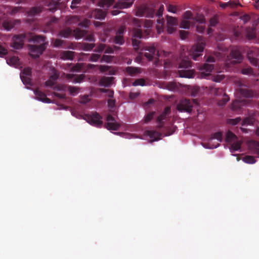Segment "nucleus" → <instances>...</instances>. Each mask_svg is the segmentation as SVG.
I'll return each instance as SVG.
<instances>
[{
  "label": "nucleus",
  "instance_id": "obj_1",
  "mask_svg": "<svg viewBox=\"0 0 259 259\" xmlns=\"http://www.w3.org/2000/svg\"><path fill=\"white\" fill-rule=\"evenodd\" d=\"M236 100L232 105L231 108L233 111H238L241 107L245 105L247 100L244 98H248L252 96V93L245 88H241L236 93Z\"/></svg>",
  "mask_w": 259,
  "mask_h": 259
},
{
  "label": "nucleus",
  "instance_id": "obj_2",
  "mask_svg": "<svg viewBox=\"0 0 259 259\" xmlns=\"http://www.w3.org/2000/svg\"><path fill=\"white\" fill-rule=\"evenodd\" d=\"M31 40L35 45L29 47V54L33 58L37 57L42 54L45 50L44 38L40 36H35L32 37Z\"/></svg>",
  "mask_w": 259,
  "mask_h": 259
},
{
  "label": "nucleus",
  "instance_id": "obj_3",
  "mask_svg": "<svg viewBox=\"0 0 259 259\" xmlns=\"http://www.w3.org/2000/svg\"><path fill=\"white\" fill-rule=\"evenodd\" d=\"M191 66L190 61L186 59L181 61L179 65V74L181 77L193 78L194 74L192 70L189 69Z\"/></svg>",
  "mask_w": 259,
  "mask_h": 259
},
{
  "label": "nucleus",
  "instance_id": "obj_4",
  "mask_svg": "<svg viewBox=\"0 0 259 259\" xmlns=\"http://www.w3.org/2000/svg\"><path fill=\"white\" fill-rule=\"evenodd\" d=\"M114 0H101L99 6L104 10H107L113 3ZM94 16L96 19H103L106 16V11L100 10H96L94 12Z\"/></svg>",
  "mask_w": 259,
  "mask_h": 259
},
{
  "label": "nucleus",
  "instance_id": "obj_5",
  "mask_svg": "<svg viewBox=\"0 0 259 259\" xmlns=\"http://www.w3.org/2000/svg\"><path fill=\"white\" fill-rule=\"evenodd\" d=\"M134 1V0H119L114 6V10L111 11L112 15H116L120 12V10L130 7L133 5Z\"/></svg>",
  "mask_w": 259,
  "mask_h": 259
},
{
  "label": "nucleus",
  "instance_id": "obj_6",
  "mask_svg": "<svg viewBox=\"0 0 259 259\" xmlns=\"http://www.w3.org/2000/svg\"><path fill=\"white\" fill-rule=\"evenodd\" d=\"M135 15L138 17H142L146 15L147 17H152L154 15V11L152 9H150L145 6L142 5L136 8Z\"/></svg>",
  "mask_w": 259,
  "mask_h": 259
},
{
  "label": "nucleus",
  "instance_id": "obj_7",
  "mask_svg": "<svg viewBox=\"0 0 259 259\" xmlns=\"http://www.w3.org/2000/svg\"><path fill=\"white\" fill-rule=\"evenodd\" d=\"M204 47V44L202 41L191 48L190 54L194 60H196V58L201 55Z\"/></svg>",
  "mask_w": 259,
  "mask_h": 259
},
{
  "label": "nucleus",
  "instance_id": "obj_8",
  "mask_svg": "<svg viewBox=\"0 0 259 259\" xmlns=\"http://www.w3.org/2000/svg\"><path fill=\"white\" fill-rule=\"evenodd\" d=\"M192 104L187 100H182L177 105V109L180 111L190 112Z\"/></svg>",
  "mask_w": 259,
  "mask_h": 259
},
{
  "label": "nucleus",
  "instance_id": "obj_9",
  "mask_svg": "<svg viewBox=\"0 0 259 259\" xmlns=\"http://www.w3.org/2000/svg\"><path fill=\"white\" fill-rule=\"evenodd\" d=\"M178 24V20L172 17H167V31L168 33H172L176 30L175 26Z\"/></svg>",
  "mask_w": 259,
  "mask_h": 259
},
{
  "label": "nucleus",
  "instance_id": "obj_10",
  "mask_svg": "<svg viewBox=\"0 0 259 259\" xmlns=\"http://www.w3.org/2000/svg\"><path fill=\"white\" fill-rule=\"evenodd\" d=\"M106 128L109 130H117L120 124L117 122L112 116L109 115L107 117Z\"/></svg>",
  "mask_w": 259,
  "mask_h": 259
},
{
  "label": "nucleus",
  "instance_id": "obj_11",
  "mask_svg": "<svg viewBox=\"0 0 259 259\" xmlns=\"http://www.w3.org/2000/svg\"><path fill=\"white\" fill-rule=\"evenodd\" d=\"M214 139L217 140L218 141H219V142H221L222 141V133H220V132H217V133H214L212 135L211 139L210 140L209 143L208 144L209 146H203V147L205 148H206V149H208V148L213 149V148H217L219 146V143H217V144L215 145L214 146H212V145H210L212 141L213 140H214Z\"/></svg>",
  "mask_w": 259,
  "mask_h": 259
},
{
  "label": "nucleus",
  "instance_id": "obj_12",
  "mask_svg": "<svg viewBox=\"0 0 259 259\" xmlns=\"http://www.w3.org/2000/svg\"><path fill=\"white\" fill-rule=\"evenodd\" d=\"M248 149L254 154L259 155V143L254 141H249L247 142Z\"/></svg>",
  "mask_w": 259,
  "mask_h": 259
},
{
  "label": "nucleus",
  "instance_id": "obj_13",
  "mask_svg": "<svg viewBox=\"0 0 259 259\" xmlns=\"http://www.w3.org/2000/svg\"><path fill=\"white\" fill-rule=\"evenodd\" d=\"M88 122L94 126H99L102 124L101 117L98 114H94L89 118Z\"/></svg>",
  "mask_w": 259,
  "mask_h": 259
},
{
  "label": "nucleus",
  "instance_id": "obj_14",
  "mask_svg": "<svg viewBox=\"0 0 259 259\" xmlns=\"http://www.w3.org/2000/svg\"><path fill=\"white\" fill-rule=\"evenodd\" d=\"M142 37L141 31L139 29H134L133 31V45L134 47H137L140 42L138 39Z\"/></svg>",
  "mask_w": 259,
  "mask_h": 259
},
{
  "label": "nucleus",
  "instance_id": "obj_15",
  "mask_svg": "<svg viewBox=\"0 0 259 259\" xmlns=\"http://www.w3.org/2000/svg\"><path fill=\"white\" fill-rule=\"evenodd\" d=\"M23 38L24 37L23 36L14 37L13 39L12 47L15 49H19L22 48L23 45Z\"/></svg>",
  "mask_w": 259,
  "mask_h": 259
},
{
  "label": "nucleus",
  "instance_id": "obj_16",
  "mask_svg": "<svg viewBox=\"0 0 259 259\" xmlns=\"http://www.w3.org/2000/svg\"><path fill=\"white\" fill-rule=\"evenodd\" d=\"M34 94L35 95V98L40 101H41L45 103H51V100L47 98L45 94L43 93L38 90H36L34 91Z\"/></svg>",
  "mask_w": 259,
  "mask_h": 259
},
{
  "label": "nucleus",
  "instance_id": "obj_17",
  "mask_svg": "<svg viewBox=\"0 0 259 259\" xmlns=\"http://www.w3.org/2000/svg\"><path fill=\"white\" fill-rule=\"evenodd\" d=\"M213 67L211 65L205 64L204 66L200 69V77L201 78H205L207 75H209Z\"/></svg>",
  "mask_w": 259,
  "mask_h": 259
},
{
  "label": "nucleus",
  "instance_id": "obj_18",
  "mask_svg": "<svg viewBox=\"0 0 259 259\" xmlns=\"http://www.w3.org/2000/svg\"><path fill=\"white\" fill-rule=\"evenodd\" d=\"M113 83V77H104L100 81L99 84L100 86L108 87Z\"/></svg>",
  "mask_w": 259,
  "mask_h": 259
},
{
  "label": "nucleus",
  "instance_id": "obj_19",
  "mask_svg": "<svg viewBox=\"0 0 259 259\" xmlns=\"http://www.w3.org/2000/svg\"><path fill=\"white\" fill-rule=\"evenodd\" d=\"M58 77V74L56 70L52 71V74L50 76V78L46 82V85L47 87H52L54 84L56 80Z\"/></svg>",
  "mask_w": 259,
  "mask_h": 259
},
{
  "label": "nucleus",
  "instance_id": "obj_20",
  "mask_svg": "<svg viewBox=\"0 0 259 259\" xmlns=\"http://www.w3.org/2000/svg\"><path fill=\"white\" fill-rule=\"evenodd\" d=\"M241 143L242 141L238 140L237 139L235 141L231 143V146L230 148V151L233 152L240 149Z\"/></svg>",
  "mask_w": 259,
  "mask_h": 259
},
{
  "label": "nucleus",
  "instance_id": "obj_21",
  "mask_svg": "<svg viewBox=\"0 0 259 259\" xmlns=\"http://www.w3.org/2000/svg\"><path fill=\"white\" fill-rule=\"evenodd\" d=\"M220 92L223 94L222 97V101H220L218 103V104L220 106H223L229 100V98L227 95H226V94L223 93V91L222 89H215L214 90V93H215L217 94V92Z\"/></svg>",
  "mask_w": 259,
  "mask_h": 259
},
{
  "label": "nucleus",
  "instance_id": "obj_22",
  "mask_svg": "<svg viewBox=\"0 0 259 259\" xmlns=\"http://www.w3.org/2000/svg\"><path fill=\"white\" fill-rule=\"evenodd\" d=\"M147 135L151 139V141H154L160 139L161 135L156 132L148 131Z\"/></svg>",
  "mask_w": 259,
  "mask_h": 259
},
{
  "label": "nucleus",
  "instance_id": "obj_23",
  "mask_svg": "<svg viewBox=\"0 0 259 259\" xmlns=\"http://www.w3.org/2000/svg\"><path fill=\"white\" fill-rule=\"evenodd\" d=\"M7 63L14 67H18L19 65V60L17 57H12L7 60Z\"/></svg>",
  "mask_w": 259,
  "mask_h": 259
},
{
  "label": "nucleus",
  "instance_id": "obj_24",
  "mask_svg": "<svg viewBox=\"0 0 259 259\" xmlns=\"http://www.w3.org/2000/svg\"><path fill=\"white\" fill-rule=\"evenodd\" d=\"M66 78L68 79H70L72 78H73V79L72 80V81L73 83H79V82H81L82 80H83V76L82 75H80L74 77L72 74H67Z\"/></svg>",
  "mask_w": 259,
  "mask_h": 259
},
{
  "label": "nucleus",
  "instance_id": "obj_25",
  "mask_svg": "<svg viewBox=\"0 0 259 259\" xmlns=\"http://www.w3.org/2000/svg\"><path fill=\"white\" fill-rule=\"evenodd\" d=\"M60 58L63 60H72L73 53L71 51H66L60 55Z\"/></svg>",
  "mask_w": 259,
  "mask_h": 259
},
{
  "label": "nucleus",
  "instance_id": "obj_26",
  "mask_svg": "<svg viewBox=\"0 0 259 259\" xmlns=\"http://www.w3.org/2000/svg\"><path fill=\"white\" fill-rule=\"evenodd\" d=\"M31 74V69L29 68H25L23 72L20 74L21 79L23 82L26 81L25 79H27V76H29Z\"/></svg>",
  "mask_w": 259,
  "mask_h": 259
},
{
  "label": "nucleus",
  "instance_id": "obj_27",
  "mask_svg": "<svg viewBox=\"0 0 259 259\" xmlns=\"http://www.w3.org/2000/svg\"><path fill=\"white\" fill-rule=\"evenodd\" d=\"M231 56L233 59L231 61V62L233 63H239L242 60V56L239 53H234L232 52Z\"/></svg>",
  "mask_w": 259,
  "mask_h": 259
},
{
  "label": "nucleus",
  "instance_id": "obj_28",
  "mask_svg": "<svg viewBox=\"0 0 259 259\" xmlns=\"http://www.w3.org/2000/svg\"><path fill=\"white\" fill-rule=\"evenodd\" d=\"M242 160L246 163L248 164H253L255 163L256 160L255 157L252 156H245L242 158Z\"/></svg>",
  "mask_w": 259,
  "mask_h": 259
},
{
  "label": "nucleus",
  "instance_id": "obj_29",
  "mask_svg": "<svg viewBox=\"0 0 259 259\" xmlns=\"http://www.w3.org/2000/svg\"><path fill=\"white\" fill-rule=\"evenodd\" d=\"M126 72L131 75H135L140 72V70L138 68H134L128 67L126 69Z\"/></svg>",
  "mask_w": 259,
  "mask_h": 259
},
{
  "label": "nucleus",
  "instance_id": "obj_30",
  "mask_svg": "<svg viewBox=\"0 0 259 259\" xmlns=\"http://www.w3.org/2000/svg\"><path fill=\"white\" fill-rule=\"evenodd\" d=\"M237 139V137L230 132H228L226 134V141L228 142L231 143L235 141Z\"/></svg>",
  "mask_w": 259,
  "mask_h": 259
},
{
  "label": "nucleus",
  "instance_id": "obj_31",
  "mask_svg": "<svg viewBox=\"0 0 259 259\" xmlns=\"http://www.w3.org/2000/svg\"><path fill=\"white\" fill-rule=\"evenodd\" d=\"M164 20L163 19L157 20L156 25L157 31L158 33H161L163 30Z\"/></svg>",
  "mask_w": 259,
  "mask_h": 259
},
{
  "label": "nucleus",
  "instance_id": "obj_32",
  "mask_svg": "<svg viewBox=\"0 0 259 259\" xmlns=\"http://www.w3.org/2000/svg\"><path fill=\"white\" fill-rule=\"evenodd\" d=\"M3 26L6 30H10L14 26V22L11 21H5L3 23Z\"/></svg>",
  "mask_w": 259,
  "mask_h": 259
},
{
  "label": "nucleus",
  "instance_id": "obj_33",
  "mask_svg": "<svg viewBox=\"0 0 259 259\" xmlns=\"http://www.w3.org/2000/svg\"><path fill=\"white\" fill-rule=\"evenodd\" d=\"M254 121V119L253 117H247L243 120V121L242 122V125L245 126L251 125L253 123Z\"/></svg>",
  "mask_w": 259,
  "mask_h": 259
},
{
  "label": "nucleus",
  "instance_id": "obj_34",
  "mask_svg": "<svg viewBox=\"0 0 259 259\" xmlns=\"http://www.w3.org/2000/svg\"><path fill=\"white\" fill-rule=\"evenodd\" d=\"M148 51L149 53H146L145 54V56L150 60L152 59V58H153V56L155 53L154 48L151 47L150 48Z\"/></svg>",
  "mask_w": 259,
  "mask_h": 259
},
{
  "label": "nucleus",
  "instance_id": "obj_35",
  "mask_svg": "<svg viewBox=\"0 0 259 259\" xmlns=\"http://www.w3.org/2000/svg\"><path fill=\"white\" fill-rule=\"evenodd\" d=\"M190 27V22L188 20L183 19L181 23V27L184 29H189Z\"/></svg>",
  "mask_w": 259,
  "mask_h": 259
},
{
  "label": "nucleus",
  "instance_id": "obj_36",
  "mask_svg": "<svg viewBox=\"0 0 259 259\" xmlns=\"http://www.w3.org/2000/svg\"><path fill=\"white\" fill-rule=\"evenodd\" d=\"M68 90L69 94L72 96H75L79 93V89L76 87H69Z\"/></svg>",
  "mask_w": 259,
  "mask_h": 259
},
{
  "label": "nucleus",
  "instance_id": "obj_37",
  "mask_svg": "<svg viewBox=\"0 0 259 259\" xmlns=\"http://www.w3.org/2000/svg\"><path fill=\"white\" fill-rule=\"evenodd\" d=\"M241 121L240 117H237L235 119H229L227 120V123L229 124L235 125L238 124Z\"/></svg>",
  "mask_w": 259,
  "mask_h": 259
},
{
  "label": "nucleus",
  "instance_id": "obj_38",
  "mask_svg": "<svg viewBox=\"0 0 259 259\" xmlns=\"http://www.w3.org/2000/svg\"><path fill=\"white\" fill-rule=\"evenodd\" d=\"M238 4L235 3L234 2H228L226 3H222L220 4V7L222 8H225L227 6H229L231 7H234L236 6Z\"/></svg>",
  "mask_w": 259,
  "mask_h": 259
},
{
  "label": "nucleus",
  "instance_id": "obj_39",
  "mask_svg": "<svg viewBox=\"0 0 259 259\" xmlns=\"http://www.w3.org/2000/svg\"><path fill=\"white\" fill-rule=\"evenodd\" d=\"M224 78V76L223 75L218 74L216 76H214L212 80L217 82H221Z\"/></svg>",
  "mask_w": 259,
  "mask_h": 259
},
{
  "label": "nucleus",
  "instance_id": "obj_40",
  "mask_svg": "<svg viewBox=\"0 0 259 259\" xmlns=\"http://www.w3.org/2000/svg\"><path fill=\"white\" fill-rule=\"evenodd\" d=\"M169 111L170 108L166 107L164 110V113L158 117V121H161L164 118V117L169 112Z\"/></svg>",
  "mask_w": 259,
  "mask_h": 259
},
{
  "label": "nucleus",
  "instance_id": "obj_41",
  "mask_svg": "<svg viewBox=\"0 0 259 259\" xmlns=\"http://www.w3.org/2000/svg\"><path fill=\"white\" fill-rule=\"evenodd\" d=\"M115 42L117 44L121 45L123 42L122 36L120 35L116 34L115 38Z\"/></svg>",
  "mask_w": 259,
  "mask_h": 259
},
{
  "label": "nucleus",
  "instance_id": "obj_42",
  "mask_svg": "<svg viewBox=\"0 0 259 259\" xmlns=\"http://www.w3.org/2000/svg\"><path fill=\"white\" fill-rule=\"evenodd\" d=\"M166 9L169 12H171L173 13H176L177 9L175 6L169 4L167 6Z\"/></svg>",
  "mask_w": 259,
  "mask_h": 259
},
{
  "label": "nucleus",
  "instance_id": "obj_43",
  "mask_svg": "<svg viewBox=\"0 0 259 259\" xmlns=\"http://www.w3.org/2000/svg\"><path fill=\"white\" fill-rule=\"evenodd\" d=\"M145 84V82L144 80L143 79H137L133 83V85L137 86V85H144Z\"/></svg>",
  "mask_w": 259,
  "mask_h": 259
},
{
  "label": "nucleus",
  "instance_id": "obj_44",
  "mask_svg": "<svg viewBox=\"0 0 259 259\" xmlns=\"http://www.w3.org/2000/svg\"><path fill=\"white\" fill-rule=\"evenodd\" d=\"M90 100L88 95L84 96L80 99V102L82 104H85Z\"/></svg>",
  "mask_w": 259,
  "mask_h": 259
},
{
  "label": "nucleus",
  "instance_id": "obj_45",
  "mask_svg": "<svg viewBox=\"0 0 259 259\" xmlns=\"http://www.w3.org/2000/svg\"><path fill=\"white\" fill-rule=\"evenodd\" d=\"M111 60H112V57L110 56H108V55H104L102 59V62H107V63L111 62Z\"/></svg>",
  "mask_w": 259,
  "mask_h": 259
},
{
  "label": "nucleus",
  "instance_id": "obj_46",
  "mask_svg": "<svg viewBox=\"0 0 259 259\" xmlns=\"http://www.w3.org/2000/svg\"><path fill=\"white\" fill-rule=\"evenodd\" d=\"M192 17V14L190 11L186 12L183 15V19L186 20H189Z\"/></svg>",
  "mask_w": 259,
  "mask_h": 259
},
{
  "label": "nucleus",
  "instance_id": "obj_47",
  "mask_svg": "<svg viewBox=\"0 0 259 259\" xmlns=\"http://www.w3.org/2000/svg\"><path fill=\"white\" fill-rule=\"evenodd\" d=\"M163 10H164L163 6V5L160 6L158 9V10L157 13H156V15L158 17H161L162 15V14H163Z\"/></svg>",
  "mask_w": 259,
  "mask_h": 259
},
{
  "label": "nucleus",
  "instance_id": "obj_48",
  "mask_svg": "<svg viewBox=\"0 0 259 259\" xmlns=\"http://www.w3.org/2000/svg\"><path fill=\"white\" fill-rule=\"evenodd\" d=\"M153 114L154 113L152 112L147 114V115L144 118V122H148L153 117Z\"/></svg>",
  "mask_w": 259,
  "mask_h": 259
},
{
  "label": "nucleus",
  "instance_id": "obj_49",
  "mask_svg": "<svg viewBox=\"0 0 259 259\" xmlns=\"http://www.w3.org/2000/svg\"><path fill=\"white\" fill-rule=\"evenodd\" d=\"M70 33H71V31L69 30H65V31L60 32V35L62 37H68L70 35Z\"/></svg>",
  "mask_w": 259,
  "mask_h": 259
},
{
  "label": "nucleus",
  "instance_id": "obj_50",
  "mask_svg": "<svg viewBox=\"0 0 259 259\" xmlns=\"http://www.w3.org/2000/svg\"><path fill=\"white\" fill-rule=\"evenodd\" d=\"M188 35V32L185 30H181L180 31V36L182 39H184L186 38Z\"/></svg>",
  "mask_w": 259,
  "mask_h": 259
},
{
  "label": "nucleus",
  "instance_id": "obj_51",
  "mask_svg": "<svg viewBox=\"0 0 259 259\" xmlns=\"http://www.w3.org/2000/svg\"><path fill=\"white\" fill-rule=\"evenodd\" d=\"M100 91L101 92H107L108 96L109 97H112L113 96V92L112 91H109L106 89H100Z\"/></svg>",
  "mask_w": 259,
  "mask_h": 259
},
{
  "label": "nucleus",
  "instance_id": "obj_52",
  "mask_svg": "<svg viewBox=\"0 0 259 259\" xmlns=\"http://www.w3.org/2000/svg\"><path fill=\"white\" fill-rule=\"evenodd\" d=\"M55 90L57 91H64L66 87L64 85H58L55 87Z\"/></svg>",
  "mask_w": 259,
  "mask_h": 259
},
{
  "label": "nucleus",
  "instance_id": "obj_53",
  "mask_svg": "<svg viewBox=\"0 0 259 259\" xmlns=\"http://www.w3.org/2000/svg\"><path fill=\"white\" fill-rule=\"evenodd\" d=\"M196 20L199 23L202 24L204 22V17L203 16H198L196 18Z\"/></svg>",
  "mask_w": 259,
  "mask_h": 259
},
{
  "label": "nucleus",
  "instance_id": "obj_54",
  "mask_svg": "<svg viewBox=\"0 0 259 259\" xmlns=\"http://www.w3.org/2000/svg\"><path fill=\"white\" fill-rule=\"evenodd\" d=\"M114 104H115V101L114 100H113V99L108 100V107L110 108H111V109L114 106Z\"/></svg>",
  "mask_w": 259,
  "mask_h": 259
},
{
  "label": "nucleus",
  "instance_id": "obj_55",
  "mask_svg": "<svg viewBox=\"0 0 259 259\" xmlns=\"http://www.w3.org/2000/svg\"><path fill=\"white\" fill-rule=\"evenodd\" d=\"M247 36L249 39H252L255 36V32L254 30H252L250 33H248Z\"/></svg>",
  "mask_w": 259,
  "mask_h": 259
},
{
  "label": "nucleus",
  "instance_id": "obj_56",
  "mask_svg": "<svg viewBox=\"0 0 259 259\" xmlns=\"http://www.w3.org/2000/svg\"><path fill=\"white\" fill-rule=\"evenodd\" d=\"M7 53V50L0 45V56L6 54Z\"/></svg>",
  "mask_w": 259,
  "mask_h": 259
},
{
  "label": "nucleus",
  "instance_id": "obj_57",
  "mask_svg": "<svg viewBox=\"0 0 259 259\" xmlns=\"http://www.w3.org/2000/svg\"><path fill=\"white\" fill-rule=\"evenodd\" d=\"M81 0H73L71 5V8L74 9L76 7L75 5L79 4Z\"/></svg>",
  "mask_w": 259,
  "mask_h": 259
},
{
  "label": "nucleus",
  "instance_id": "obj_58",
  "mask_svg": "<svg viewBox=\"0 0 259 259\" xmlns=\"http://www.w3.org/2000/svg\"><path fill=\"white\" fill-rule=\"evenodd\" d=\"M62 44V41L59 39H56L54 44L53 46L54 47H59Z\"/></svg>",
  "mask_w": 259,
  "mask_h": 259
},
{
  "label": "nucleus",
  "instance_id": "obj_59",
  "mask_svg": "<svg viewBox=\"0 0 259 259\" xmlns=\"http://www.w3.org/2000/svg\"><path fill=\"white\" fill-rule=\"evenodd\" d=\"M139 95V93L138 92H135V93H131L130 94V97L131 99H135L136 97H137Z\"/></svg>",
  "mask_w": 259,
  "mask_h": 259
},
{
  "label": "nucleus",
  "instance_id": "obj_60",
  "mask_svg": "<svg viewBox=\"0 0 259 259\" xmlns=\"http://www.w3.org/2000/svg\"><path fill=\"white\" fill-rule=\"evenodd\" d=\"M99 56L98 54H93L91 57V60L92 61H96L98 60Z\"/></svg>",
  "mask_w": 259,
  "mask_h": 259
},
{
  "label": "nucleus",
  "instance_id": "obj_61",
  "mask_svg": "<svg viewBox=\"0 0 259 259\" xmlns=\"http://www.w3.org/2000/svg\"><path fill=\"white\" fill-rule=\"evenodd\" d=\"M248 59L251 64L253 65H256L257 64V60H256V59L251 58L249 56H248Z\"/></svg>",
  "mask_w": 259,
  "mask_h": 259
},
{
  "label": "nucleus",
  "instance_id": "obj_62",
  "mask_svg": "<svg viewBox=\"0 0 259 259\" xmlns=\"http://www.w3.org/2000/svg\"><path fill=\"white\" fill-rule=\"evenodd\" d=\"M82 67V65L80 64H78L75 66H74L73 68V70L75 71H77L79 70Z\"/></svg>",
  "mask_w": 259,
  "mask_h": 259
},
{
  "label": "nucleus",
  "instance_id": "obj_63",
  "mask_svg": "<svg viewBox=\"0 0 259 259\" xmlns=\"http://www.w3.org/2000/svg\"><path fill=\"white\" fill-rule=\"evenodd\" d=\"M217 23V20L216 18H213L210 21V24L211 26H214Z\"/></svg>",
  "mask_w": 259,
  "mask_h": 259
},
{
  "label": "nucleus",
  "instance_id": "obj_64",
  "mask_svg": "<svg viewBox=\"0 0 259 259\" xmlns=\"http://www.w3.org/2000/svg\"><path fill=\"white\" fill-rule=\"evenodd\" d=\"M100 69L101 72H105L109 69V68L107 66H101Z\"/></svg>",
  "mask_w": 259,
  "mask_h": 259
}]
</instances>
